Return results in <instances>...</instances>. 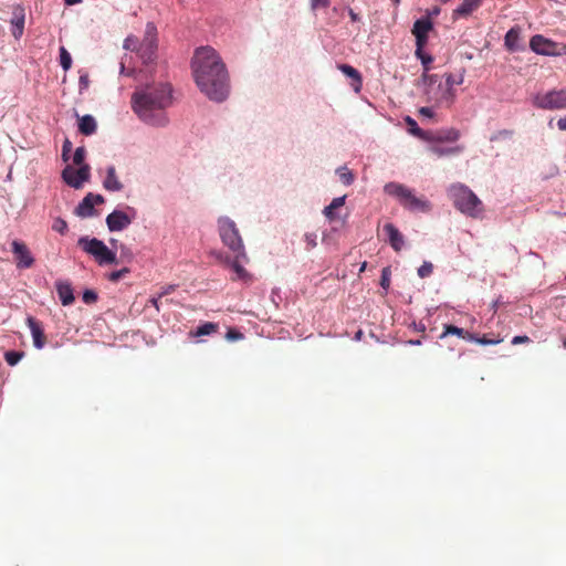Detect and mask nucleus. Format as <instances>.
<instances>
[{"mask_svg": "<svg viewBox=\"0 0 566 566\" xmlns=\"http://www.w3.org/2000/svg\"><path fill=\"white\" fill-rule=\"evenodd\" d=\"M190 69L198 90L209 101L220 104L229 98L230 74L214 48L210 45L197 48L190 60Z\"/></svg>", "mask_w": 566, "mask_h": 566, "instance_id": "nucleus-1", "label": "nucleus"}, {"mask_svg": "<svg viewBox=\"0 0 566 566\" xmlns=\"http://www.w3.org/2000/svg\"><path fill=\"white\" fill-rule=\"evenodd\" d=\"M174 104V88L168 82H153L136 86L132 94L133 112L144 124L165 128L170 118L167 109Z\"/></svg>", "mask_w": 566, "mask_h": 566, "instance_id": "nucleus-2", "label": "nucleus"}, {"mask_svg": "<svg viewBox=\"0 0 566 566\" xmlns=\"http://www.w3.org/2000/svg\"><path fill=\"white\" fill-rule=\"evenodd\" d=\"M386 195L397 199L408 210H430L431 205L424 197H417L412 189L399 182H388L384 186Z\"/></svg>", "mask_w": 566, "mask_h": 566, "instance_id": "nucleus-3", "label": "nucleus"}, {"mask_svg": "<svg viewBox=\"0 0 566 566\" xmlns=\"http://www.w3.org/2000/svg\"><path fill=\"white\" fill-rule=\"evenodd\" d=\"M447 195L460 212H474L482 208V201L464 184L454 182L447 189Z\"/></svg>", "mask_w": 566, "mask_h": 566, "instance_id": "nucleus-4", "label": "nucleus"}, {"mask_svg": "<svg viewBox=\"0 0 566 566\" xmlns=\"http://www.w3.org/2000/svg\"><path fill=\"white\" fill-rule=\"evenodd\" d=\"M77 247L82 248L83 252L94 258L95 262L99 265L117 264L118 259L103 241L97 239L81 238L77 240Z\"/></svg>", "mask_w": 566, "mask_h": 566, "instance_id": "nucleus-5", "label": "nucleus"}, {"mask_svg": "<svg viewBox=\"0 0 566 566\" xmlns=\"http://www.w3.org/2000/svg\"><path fill=\"white\" fill-rule=\"evenodd\" d=\"M219 235H221V241L224 245L230 249L234 254H239V256H243V241H241L240 233L238 232V228H235L234 221L230 218L221 217L219 221Z\"/></svg>", "mask_w": 566, "mask_h": 566, "instance_id": "nucleus-6", "label": "nucleus"}, {"mask_svg": "<svg viewBox=\"0 0 566 566\" xmlns=\"http://www.w3.org/2000/svg\"><path fill=\"white\" fill-rule=\"evenodd\" d=\"M158 32L154 22H147L144 38L138 45L137 54L144 64H149L157 59Z\"/></svg>", "mask_w": 566, "mask_h": 566, "instance_id": "nucleus-7", "label": "nucleus"}, {"mask_svg": "<svg viewBox=\"0 0 566 566\" xmlns=\"http://www.w3.org/2000/svg\"><path fill=\"white\" fill-rule=\"evenodd\" d=\"M532 103L536 108L545 111H557L566 108V90H549L547 92H538Z\"/></svg>", "mask_w": 566, "mask_h": 566, "instance_id": "nucleus-8", "label": "nucleus"}, {"mask_svg": "<svg viewBox=\"0 0 566 566\" xmlns=\"http://www.w3.org/2000/svg\"><path fill=\"white\" fill-rule=\"evenodd\" d=\"M426 102L437 107L450 108L457 98V91H450L441 82L439 85L423 90Z\"/></svg>", "mask_w": 566, "mask_h": 566, "instance_id": "nucleus-9", "label": "nucleus"}, {"mask_svg": "<svg viewBox=\"0 0 566 566\" xmlns=\"http://www.w3.org/2000/svg\"><path fill=\"white\" fill-rule=\"evenodd\" d=\"M90 177L91 167L88 165L77 168L71 165H66V167L62 170V179L66 185L74 189L82 188L84 182H86Z\"/></svg>", "mask_w": 566, "mask_h": 566, "instance_id": "nucleus-10", "label": "nucleus"}, {"mask_svg": "<svg viewBox=\"0 0 566 566\" xmlns=\"http://www.w3.org/2000/svg\"><path fill=\"white\" fill-rule=\"evenodd\" d=\"M11 251L14 254L17 268L29 269L33 265V256L24 242L14 240L11 242Z\"/></svg>", "mask_w": 566, "mask_h": 566, "instance_id": "nucleus-11", "label": "nucleus"}, {"mask_svg": "<svg viewBox=\"0 0 566 566\" xmlns=\"http://www.w3.org/2000/svg\"><path fill=\"white\" fill-rule=\"evenodd\" d=\"M530 48L533 52L541 55H557V44L541 34L533 35L530 40Z\"/></svg>", "mask_w": 566, "mask_h": 566, "instance_id": "nucleus-12", "label": "nucleus"}, {"mask_svg": "<svg viewBox=\"0 0 566 566\" xmlns=\"http://www.w3.org/2000/svg\"><path fill=\"white\" fill-rule=\"evenodd\" d=\"M433 29V23L429 18H420L415 21L412 34L416 38V46H424L428 42V33Z\"/></svg>", "mask_w": 566, "mask_h": 566, "instance_id": "nucleus-13", "label": "nucleus"}, {"mask_svg": "<svg viewBox=\"0 0 566 566\" xmlns=\"http://www.w3.org/2000/svg\"><path fill=\"white\" fill-rule=\"evenodd\" d=\"M103 171H104V174L101 175L102 178H103L102 179L103 187L107 191H112V192L122 191L123 188H124V185H123V182L119 180V178L117 176L115 166L114 165H107L104 168ZM99 174H102V171Z\"/></svg>", "mask_w": 566, "mask_h": 566, "instance_id": "nucleus-14", "label": "nucleus"}, {"mask_svg": "<svg viewBox=\"0 0 566 566\" xmlns=\"http://www.w3.org/2000/svg\"><path fill=\"white\" fill-rule=\"evenodd\" d=\"M382 233L387 235V242L390 244L391 249L399 253L403 248V235L400 231L391 223H385V226H382Z\"/></svg>", "mask_w": 566, "mask_h": 566, "instance_id": "nucleus-15", "label": "nucleus"}, {"mask_svg": "<svg viewBox=\"0 0 566 566\" xmlns=\"http://www.w3.org/2000/svg\"><path fill=\"white\" fill-rule=\"evenodd\" d=\"M24 21H25V12L22 6H15L12 12V18L10 20L11 23V32L14 39L19 40L24 31Z\"/></svg>", "mask_w": 566, "mask_h": 566, "instance_id": "nucleus-16", "label": "nucleus"}, {"mask_svg": "<svg viewBox=\"0 0 566 566\" xmlns=\"http://www.w3.org/2000/svg\"><path fill=\"white\" fill-rule=\"evenodd\" d=\"M430 137L427 143H454L460 138V132L457 128H444L437 132L430 130Z\"/></svg>", "mask_w": 566, "mask_h": 566, "instance_id": "nucleus-17", "label": "nucleus"}, {"mask_svg": "<svg viewBox=\"0 0 566 566\" xmlns=\"http://www.w3.org/2000/svg\"><path fill=\"white\" fill-rule=\"evenodd\" d=\"M428 150L437 157L458 156L463 153L464 147L461 145L442 146L440 143H429Z\"/></svg>", "mask_w": 566, "mask_h": 566, "instance_id": "nucleus-18", "label": "nucleus"}, {"mask_svg": "<svg viewBox=\"0 0 566 566\" xmlns=\"http://www.w3.org/2000/svg\"><path fill=\"white\" fill-rule=\"evenodd\" d=\"M27 326L30 328V335H32L34 347L42 349V347L45 346V335L43 334L42 324L34 317L29 316L27 317Z\"/></svg>", "mask_w": 566, "mask_h": 566, "instance_id": "nucleus-19", "label": "nucleus"}, {"mask_svg": "<svg viewBox=\"0 0 566 566\" xmlns=\"http://www.w3.org/2000/svg\"><path fill=\"white\" fill-rule=\"evenodd\" d=\"M504 45L506 49L511 52H518L524 49L523 44L521 43V28L520 27H513L511 28L505 36H504Z\"/></svg>", "mask_w": 566, "mask_h": 566, "instance_id": "nucleus-20", "label": "nucleus"}, {"mask_svg": "<svg viewBox=\"0 0 566 566\" xmlns=\"http://www.w3.org/2000/svg\"><path fill=\"white\" fill-rule=\"evenodd\" d=\"M132 222V214H108L106 217V224L112 232H117L126 229Z\"/></svg>", "mask_w": 566, "mask_h": 566, "instance_id": "nucleus-21", "label": "nucleus"}, {"mask_svg": "<svg viewBox=\"0 0 566 566\" xmlns=\"http://www.w3.org/2000/svg\"><path fill=\"white\" fill-rule=\"evenodd\" d=\"M103 202L104 198L102 195L90 192L77 205L74 212H94V207Z\"/></svg>", "mask_w": 566, "mask_h": 566, "instance_id": "nucleus-22", "label": "nucleus"}, {"mask_svg": "<svg viewBox=\"0 0 566 566\" xmlns=\"http://www.w3.org/2000/svg\"><path fill=\"white\" fill-rule=\"evenodd\" d=\"M55 289L62 305L69 306L74 303V293L67 281H56Z\"/></svg>", "mask_w": 566, "mask_h": 566, "instance_id": "nucleus-23", "label": "nucleus"}, {"mask_svg": "<svg viewBox=\"0 0 566 566\" xmlns=\"http://www.w3.org/2000/svg\"><path fill=\"white\" fill-rule=\"evenodd\" d=\"M465 70L461 69L457 73H446L442 78L443 85L448 87L450 91H455V86L463 84L464 82Z\"/></svg>", "mask_w": 566, "mask_h": 566, "instance_id": "nucleus-24", "label": "nucleus"}, {"mask_svg": "<svg viewBox=\"0 0 566 566\" xmlns=\"http://www.w3.org/2000/svg\"><path fill=\"white\" fill-rule=\"evenodd\" d=\"M483 0H463V2L457 7L453 11V17H467L476 10Z\"/></svg>", "mask_w": 566, "mask_h": 566, "instance_id": "nucleus-25", "label": "nucleus"}, {"mask_svg": "<svg viewBox=\"0 0 566 566\" xmlns=\"http://www.w3.org/2000/svg\"><path fill=\"white\" fill-rule=\"evenodd\" d=\"M97 124L95 118L92 115H84L78 123V130L85 135L90 136L96 132Z\"/></svg>", "mask_w": 566, "mask_h": 566, "instance_id": "nucleus-26", "label": "nucleus"}, {"mask_svg": "<svg viewBox=\"0 0 566 566\" xmlns=\"http://www.w3.org/2000/svg\"><path fill=\"white\" fill-rule=\"evenodd\" d=\"M449 335H453L463 339H474V334L464 331L462 327H458L454 325H444L443 334H441L439 338L442 339L443 337H447Z\"/></svg>", "mask_w": 566, "mask_h": 566, "instance_id": "nucleus-27", "label": "nucleus"}, {"mask_svg": "<svg viewBox=\"0 0 566 566\" xmlns=\"http://www.w3.org/2000/svg\"><path fill=\"white\" fill-rule=\"evenodd\" d=\"M405 122L408 125L409 134H411L416 137H419L420 139H422L424 142L427 140V138H431L430 130H422L412 117L406 116Z\"/></svg>", "mask_w": 566, "mask_h": 566, "instance_id": "nucleus-28", "label": "nucleus"}, {"mask_svg": "<svg viewBox=\"0 0 566 566\" xmlns=\"http://www.w3.org/2000/svg\"><path fill=\"white\" fill-rule=\"evenodd\" d=\"M338 69L342 71L343 74L348 76L349 78L354 80L356 82L355 91L359 92L361 87V75L360 73L348 64H340L338 65Z\"/></svg>", "mask_w": 566, "mask_h": 566, "instance_id": "nucleus-29", "label": "nucleus"}, {"mask_svg": "<svg viewBox=\"0 0 566 566\" xmlns=\"http://www.w3.org/2000/svg\"><path fill=\"white\" fill-rule=\"evenodd\" d=\"M216 332H217V324L212 323V322H206V323L201 324L200 326H198V328H196V331L190 332L189 335H190V337L198 338L201 336H209Z\"/></svg>", "mask_w": 566, "mask_h": 566, "instance_id": "nucleus-30", "label": "nucleus"}, {"mask_svg": "<svg viewBox=\"0 0 566 566\" xmlns=\"http://www.w3.org/2000/svg\"><path fill=\"white\" fill-rule=\"evenodd\" d=\"M335 174L337 175L339 181L345 186H350L355 180L353 171L347 166L338 167L335 170Z\"/></svg>", "mask_w": 566, "mask_h": 566, "instance_id": "nucleus-31", "label": "nucleus"}, {"mask_svg": "<svg viewBox=\"0 0 566 566\" xmlns=\"http://www.w3.org/2000/svg\"><path fill=\"white\" fill-rule=\"evenodd\" d=\"M240 260H244V255H238V253H234V261L231 263V269H233L234 272V280H242L244 281L249 274L244 270V268L240 264Z\"/></svg>", "mask_w": 566, "mask_h": 566, "instance_id": "nucleus-32", "label": "nucleus"}, {"mask_svg": "<svg viewBox=\"0 0 566 566\" xmlns=\"http://www.w3.org/2000/svg\"><path fill=\"white\" fill-rule=\"evenodd\" d=\"M420 82L424 90L428 87H433L434 85H439L442 82V78L438 74H430L429 71L424 70Z\"/></svg>", "mask_w": 566, "mask_h": 566, "instance_id": "nucleus-33", "label": "nucleus"}, {"mask_svg": "<svg viewBox=\"0 0 566 566\" xmlns=\"http://www.w3.org/2000/svg\"><path fill=\"white\" fill-rule=\"evenodd\" d=\"M416 56L421 61L423 69L429 71V65L432 63L433 57L430 54L423 52V46H420V49L419 46H416Z\"/></svg>", "mask_w": 566, "mask_h": 566, "instance_id": "nucleus-34", "label": "nucleus"}, {"mask_svg": "<svg viewBox=\"0 0 566 566\" xmlns=\"http://www.w3.org/2000/svg\"><path fill=\"white\" fill-rule=\"evenodd\" d=\"M60 65L64 71L70 70L72 66V56L64 46L60 48Z\"/></svg>", "mask_w": 566, "mask_h": 566, "instance_id": "nucleus-35", "label": "nucleus"}, {"mask_svg": "<svg viewBox=\"0 0 566 566\" xmlns=\"http://www.w3.org/2000/svg\"><path fill=\"white\" fill-rule=\"evenodd\" d=\"M23 356L24 354L22 352L8 350L3 354V359H6L8 365L15 366Z\"/></svg>", "mask_w": 566, "mask_h": 566, "instance_id": "nucleus-36", "label": "nucleus"}, {"mask_svg": "<svg viewBox=\"0 0 566 566\" xmlns=\"http://www.w3.org/2000/svg\"><path fill=\"white\" fill-rule=\"evenodd\" d=\"M86 156V149L85 147L81 146L77 147L72 156V161L75 166L82 167L86 164L84 163Z\"/></svg>", "mask_w": 566, "mask_h": 566, "instance_id": "nucleus-37", "label": "nucleus"}, {"mask_svg": "<svg viewBox=\"0 0 566 566\" xmlns=\"http://www.w3.org/2000/svg\"><path fill=\"white\" fill-rule=\"evenodd\" d=\"M346 200V196H340L334 198L329 205L325 206L322 210V212H334V210L339 209L344 206Z\"/></svg>", "mask_w": 566, "mask_h": 566, "instance_id": "nucleus-38", "label": "nucleus"}, {"mask_svg": "<svg viewBox=\"0 0 566 566\" xmlns=\"http://www.w3.org/2000/svg\"><path fill=\"white\" fill-rule=\"evenodd\" d=\"M439 107L430 104L428 106H422L419 108L418 113L421 117L428 118V119H434L436 118V109Z\"/></svg>", "mask_w": 566, "mask_h": 566, "instance_id": "nucleus-39", "label": "nucleus"}, {"mask_svg": "<svg viewBox=\"0 0 566 566\" xmlns=\"http://www.w3.org/2000/svg\"><path fill=\"white\" fill-rule=\"evenodd\" d=\"M465 340L476 343L481 346L496 345L501 342L500 339L488 338L485 335H483L481 337H478L474 335L473 339H465Z\"/></svg>", "mask_w": 566, "mask_h": 566, "instance_id": "nucleus-40", "label": "nucleus"}, {"mask_svg": "<svg viewBox=\"0 0 566 566\" xmlns=\"http://www.w3.org/2000/svg\"><path fill=\"white\" fill-rule=\"evenodd\" d=\"M138 39L134 35H128L123 43V48L127 51H136L138 49Z\"/></svg>", "mask_w": 566, "mask_h": 566, "instance_id": "nucleus-41", "label": "nucleus"}, {"mask_svg": "<svg viewBox=\"0 0 566 566\" xmlns=\"http://www.w3.org/2000/svg\"><path fill=\"white\" fill-rule=\"evenodd\" d=\"M391 275V271L388 266L382 268L381 271V281H379V285H381L382 290L389 289V276Z\"/></svg>", "mask_w": 566, "mask_h": 566, "instance_id": "nucleus-42", "label": "nucleus"}, {"mask_svg": "<svg viewBox=\"0 0 566 566\" xmlns=\"http://www.w3.org/2000/svg\"><path fill=\"white\" fill-rule=\"evenodd\" d=\"M72 150V143L70 139H65L62 145V160L69 161L70 160V153Z\"/></svg>", "mask_w": 566, "mask_h": 566, "instance_id": "nucleus-43", "label": "nucleus"}, {"mask_svg": "<svg viewBox=\"0 0 566 566\" xmlns=\"http://www.w3.org/2000/svg\"><path fill=\"white\" fill-rule=\"evenodd\" d=\"M432 269L433 266H431V263L423 262V264H421V266L418 268V276H420L421 279L430 276Z\"/></svg>", "mask_w": 566, "mask_h": 566, "instance_id": "nucleus-44", "label": "nucleus"}, {"mask_svg": "<svg viewBox=\"0 0 566 566\" xmlns=\"http://www.w3.org/2000/svg\"><path fill=\"white\" fill-rule=\"evenodd\" d=\"M83 303L94 304L96 301V293L92 290H86L82 295Z\"/></svg>", "mask_w": 566, "mask_h": 566, "instance_id": "nucleus-45", "label": "nucleus"}, {"mask_svg": "<svg viewBox=\"0 0 566 566\" xmlns=\"http://www.w3.org/2000/svg\"><path fill=\"white\" fill-rule=\"evenodd\" d=\"M513 136V132L512 130H509V129H502V130H499L497 133H495L492 137H491V140H497V139H509Z\"/></svg>", "mask_w": 566, "mask_h": 566, "instance_id": "nucleus-46", "label": "nucleus"}, {"mask_svg": "<svg viewBox=\"0 0 566 566\" xmlns=\"http://www.w3.org/2000/svg\"><path fill=\"white\" fill-rule=\"evenodd\" d=\"M55 232L64 234L66 230V223L64 220L56 218L55 222H53V226H51Z\"/></svg>", "mask_w": 566, "mask_h": 566, "instance_id": "nucleus-47", "label": "nucleus"}, {"mask_svg": "<svg viewBox=\"0 0 566 566\" xmlns=\"http://www.w3.org/2000/svg\"><path fill=\"white\" fill-rule=\"evenodd\" d=\"M127 273H128V268H125L123 270L112 272V274H109L108 279L112 282H118Z\"/></svg>", "mask_w": 566, "mask_h": 566, "instance_id": "nucleus-48", "label": "nucleus"}, {"mask_svg": "<svg viewBox=\"0 0 566 566\" xmlns=\"http://www.w3.org/2000/svg\"><path fill=\"white\" fill-rule=\"evenodd\" d=\"M310 2L313 11H316L319 8H327L329 6V0H310Z\"/></svg>", "mask_w": 566, "mask_h": 566, "instance_id": "nucleus-49", "label": "nucleus"}, {"mask_svg": "<svg viewBox=\"0 0 566 566\" xmlns=\"http://www.w3.org/2000/svg\"><path fill=\"white\" fill-rule=\"evenodd\" d=\"M88 84H90L88 74L85 72L81 73L80 78H78L80 92H83L84 90H86L88 87Z\"/></svg>", "mask_w": 566, "mask_h": 566, "instance_id": "nucleus-50", "label": "nucleus"}, {"mask_svg": "<svg viewBox=\"0 0 566 566\" xmlns=\"http://www.w3.org/2000/svg\"><path fill=\"white\" fill-rule=\"evenodd\" d=\"M326 220H328L329 224H344V219L342 214H325Z\"/></svg>", "mask_w": 566, "mask_h": 566, "instance_id": "nucleus-51", "label": "nucleus"}, {"mask_svg": "<svg viewBox=\"0 0 566 566\" xmlns=\"http://www.w3.org/2000/svg\"><path fill=\"white\" fill-rule=\"evenodd\" d=\"M175 289H176V286H174V285H167V286L160 289V292H159V294H157V297L161 298L163 296H167L170 293L175 292Z\"/></svg>", "mask_w": 566, "mask_h": 566, "instance_id": "nucleus-52", "label": "nucleus"}, {"mask_svg": "<svg viewBox=\"0 0 566 566\" xmlns=\"http://www.w3.org/2000/svg\"><path fill=\"white\" fill-rule=\"evenodd\" d=\"M528 343V337L525 335H518L512 338V345L516 346L518 344H526Z\"/></svg>", "mask_w": 566, "mask_h": 566, "instance_id": "nucleus-53", "label": "nucleus"}, {"mask_svg": "<svg viewBox=\"0 0 566 566\" xmlns=\"http://www.w3.org/2000/svg\"><path fill=\"white\" fill-rule=\"evenodd\" d=\"M243 337V335L240 334V332H234V329H230V332H228V334H226V338L230 339V340H238V339H241Z\"/></svg>", "mask_w": 566, "mask_h": 566, "instance_id": "nucleus-54", "label": "nucleus"}, {"mask_svg": "<svg viewBox=\"0 0 566 566\" xmlns=\"http://www.w3.org/2000/svg\"><path fill=\"white\" fill-rule=\"evenodd\" d=\"M557 127H558L559 130L566 132V116L565 117H560L557 120Z\"/></svg>", "mask_w": 566, "mask_h": 566, "instance_id": "nucleus-55", "label": "nucleus"}, {"mask_svg": "<svg viewBox=\"0 0 566 566\" xmlns=\"http://www.w3.org/2000/svg\"><path fill=\"white\" fill-rule=\"evenodd\" d=\"M348 14L350 17L352 22H357L360 19L359 15L350 8H348Z\"/></svg>", "mask_w": 566, "mask_h": 566, "instance_id": "nucleus-56", "label": "nucleus"}, {"mask_svg": "<svg viewBox=\"0 0 566 566\" xmlns=\"http://www.w3.org/2000/svg\"><path fill=\"white\" fill-rule=\"evenodd\" d=\"M134 73V71H127L125 67V64L122 62L119 67V74L120 75H127L130 76Z\"/></svg>", "mask_w": 566, "mask_h": 566, "instance_id": "nucleus-57", "label": "nucleus"}, {"mask_svg": "<svg viewBox=\"0 0 566 566\" xmlns=\"http://www.w3.org/2000/svg\"><path fill=\"white\" fill-rule=\"evenodd\" d=\"M159 300H160V298H159L158 296H157V297H151V298H150V304H151V306L156 307V310H157V311H158V301H159Z\"/></svg>", "mask_w": 566, "mask_h": 566, "instance_id": "nucleus-58", "label": "nucleus"}, {"mask_svg": "<svg viewBox=\"0 0 566 566\" xmlns=\"http://www.w3.org/2000/svg\"><path fill=\"white\" fill-rule=\"evenodd\" d=\"M307 245H308V248H314L315 247V241L310 235H307Z\"/></svg>", "mask_w": 566, "mask_h": 566, "instance_id": "nucleus-59", "label": "nucleus"}, {"mask_svg": "<svg viewBox=\"0 0 566 566\" xmlns=\"http://www.w3.org/2000/svg\"><path fill=\"white\" fill-rule=\"evenodd\" d=\"M64 1H65L66 6H74V4L82 2V0H64Z\"/></svg>", "mask_w": 566, "mask_h": 566, "instance_id": "nucleus-60", "label": "nucleus"}, {"mask_svg": "<svg viewBox=\"0 0 566 566\" xmlns=\"http://www.w3.org/2000/svg\"><path fill=\"white\" fill-rule=\"evenodd\" d=\"M122 258H125L126 260H130L132 255H130V253L122 252Z\"/></svg>", "mask_w": 566, "mask_h": 566, "instance_id": "nucleus-61", "label": "nucleus"}, {"mask_svg": "<svg viewBox=\"0 0 566 566\" xmlns=\"http://www.w3.org/2000/svg\"><path fill=\"white\" fill-rule=\"evenodd\" d=\"M365 268H366V263H361L360 272L365 271Z\"/></svg>", "mask_w": 566, "mask_h": 566, "instance_id": "nucleus-62", "label": "nucleus"}, {"mask_svg": "<svg viewBox=\"0 0 566 566\" xmlns=\"http://www.w3.org/2000/svg\"><path fill=\"white\" fill-rule=\"evenodd\" d=\"M112 212L117 213V212H123V211L119 208H115Z\"/></svg>", "mask_w": 566, "mask_h": 566, "instance_id": "nucleus-63", "label": "nucleus"}, {"mask_svg": "<svg viewBox=\"0 0 566 566\" xmlns=\"http://www.w3.org/2000/svg\"><path fill=\"white\" fill-rule=\"evenodd\" d=\"M563 347H565V349H566V337H565V340H563Z\"/></svg>", "mask_w": 566, "mask_h": 566, "instance_id": "nucleus-64", "label": "nucleus"}]
</instances>
